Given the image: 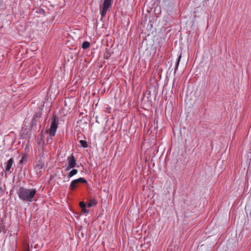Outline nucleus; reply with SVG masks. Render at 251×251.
Listing matches in <instances>:
<instances>
[{"mask_svg": "<svg viewBox=\"0 0 251 251\" xmlns=\"http://www.w3.org/2000/svg\"><path fill=\"white\" fill-rule=\"evenodd\" d=\"M36 193L35 188H27L23 186L20 187L17 191L19 199L25 202H32Z\"/></svg>", "mask_w": 251, "mask_h": 251, "instance_id": "obj_1", "label": "nucleus"}, {"mask_svg": "<svg viewBox=\"0 0 251 251\" xmlns=\"http://www.w3.org/2000/svg\"><path fill=\"white\" fill-rule=\"evenodd\" d=\"M57 117L53 116L52 121L51 123L50 128L49 130V134L50 136H54L58 127V122L56 121Z\"/></svg>", "mask_w": 251, "mask_h": 251, "instance_id": "obj_2", "label": "nucleus"}, {"mask_svg": "<svg viewBox=\"0 0 251 251\" xmlns=\"http://www.w3.org/2000/svg\"><path fill=\"white\" fill-rule=\"evenodd\" d=\"M81 183L87 184V181L83 177H80L75 179L71 182L69 186V189L73 191L77 187L79 184Z\"/></svg>", "mask_w": 251, "mask_h": 251, "instance_id": "obj_3", "label": "nucleus"}, {"mask_svg": "<svg viewBox=\"0 0 251 251\" xmlns=\"http://www.w3.org/2000/svg\"><path fill=\"white\" fill-rule=\"evenodd\" d=\"M67 162L68 166L66 169V171H69L71 169H73L76 166V160L73 155H71L67 158Z\"/></svg>", "mask_w": 251, "mask_h": 251, "instance_id": "obj_4", "label": "nucleus"}, {"mask_svg": "<svg viewBox=\"0 0 251 251\" xmlns=\"http://www.w3.org/2000/svg\"><path fill=\"white\" fill-rule=\"evenodd\" d=\"M14 160L12 158L9 159L7 163H6V166L5 168V170L6 172H9L12 166V164L13 163Z\"/></svg>", "mask_w": 251, "mask_h": 251, "instance_id": "obj_5", "label": "nucleus"}, {"mask_svg": "<svg viewBox=\"0 0 251 251\" xmlns=\"http://www.w3.org/2000/svg\"><path fill=\"white\" fill-rule=\"evenodd\" d=\"M113 0H104L103 3V7L108 9L111 6Z\"/></svg>", "mask_w": 251, "mask_h": 251, "instance_id": "obj_6", "label": "nucleus"}, {"mask_svg": "<svg viewBox=\"0 0 251 251\" xmlns=\"http://www.w3.org/2000/svg\"><path fill=\"white\" fill-rule=\"evenodd\" d=\"M79 206L81 208V211L83 213H87L88 212V210L86 208V204L84 202L81 201L79 203Z\"/></svg>", "mask_w": 251, "mask_h": 251, "instance_id": "obj_7", "label": "nucleus"}, {"mask_svg": "<svg viewBox=\"0 0 251 251\" xmlns=\"http://www.w3.org/2000/svg\"><path fill=\"white\" fill-rule=\"evenodd\" d=\"M44 166V164L42 161H39L37 165H36V169H38V170H41L43 169V167ZM41 172V171H40Z\"/></svg>", "mask_w": 251, "mask_h": 251, "instance_id": "obj_8", "label": "nucleus"}, {"mask_svg": "<svg viewBox=\"0 0 251 251\" xmlns=\"http://www.w3.org/2000/svg\"><path fill=\"white\" fill-rule=\"evenodd\" d=\"M77 173H78V170L77 169L73 168V169L72 170H71L70 172L68 173V176L69 177H71L73 176H74L76 174H77Z\"/></svg>", "mask_w": 251, "mask_h": 251, "instance_id": "obj_9", "label": "nucleus"}, {"mask_svg": "<svg viewBox=\"0 0 251 251\" xmlns=\"http://www.w3.org/2000/svg\"><path fill=\"white\" fill-rule=\"evenodd\" d=\"M90 46V43L88 41H85L83 42L82 44V48L83 49H87L89 48Z\"/></svg>", "mask_w": 251, "mask_h": 251, "instance_id": "obj_10", "label": "nucleus"}, {"mask_svg": "<svg viewBox=\"0 0 251 251\" xmlns=\"http://www.w3.org/2000/svg\"><path fill=\"white\" fill-rule=\"evenodd\" d=\"M79 143L81 147L83 148H87L88 147L87 142L85 140H81L79 141Z\"/></svg>", "mask_w": 251, "mask_h": 251, "instance_id": "obj_11", "label": "nucleus"}, {"mask_svg": "<svg viewBox=\"0 0 251 251\" xmlns=\"http://www.w3.org/2000/svg\"><path fill=\"white\" fill-rule=\"evenodd\" d=\"M97 204V202L95 200H91L88 203V206L89 207H92L93 205H96Z\"/></svg>", "mask_w": 251, "mask_h": 251, "instance_id": "obj_12", "label": "nucleus"}, {"mask_svg": "<svg viewBox=\"0 0 251 251\" xmlns=\"http://www.w3.org/2000/svg\"><path fill=\"white\" fill-rule=\"evenodd\" d=\"M107 10H108L107 9H105V8L102 7V9L100 12L101 18H103L105 17Z\"/></svg>", "mask_w": 251, "mask_h": 251, "instance_id": "obj_13", "label": "nucleus"}, {"mask_svg": "<svg viewBox=\"0 0 251 251\" xmlns=\"http://www.w3.org/2000/svg\"><path fill=\"white\" fill-rule=\"evenodd\" d=\"M181 55H179V56L178 57V59H177V62L176 63V68H175V72H176L177 69H178V65H179V62H180V60L181 59Z\"/></svg>", "mask_w": 251, "mask_h": 251, "instance_id": "obj_14", "label": "nucleus"}, {"mask_svg": "<svg viewBox=\"0 0 251 251\" xmlns=\"http://www.w3.org/2000/svg\"><path fill=\"white\" fill-rule=\"evenodd\" d=\"M26 158V154H24V155L22 156V157L21 159L20 160V164H22V163L23 162V161H24Z\"/></svg>", "mask_w": 251, "mask_h": 251, "instance_id": "obj_15", "label": "nucleus"}]
</instances>
